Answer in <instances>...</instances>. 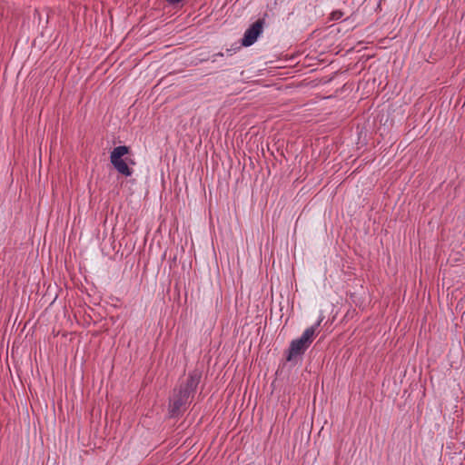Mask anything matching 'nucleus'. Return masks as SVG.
I'll return each mask as SVG.
<instances>
[{
  "mask_svg": "<svg viewBox=\"0 0 465 465\" xmlns=\"http://www.w3.org/2000/svg\"><path fill=\"white\" fill-rule=\"evenodd\" d=\"M217 56H219V57H223V53L219 52V53H217V54H215L213 55V57H217Z\"/></svg>",
  "mask_w": 465,
  "mask_h": 465,
  "instance_id": "nucleus-8",
  "label": "nucleus"
},
{
  "mask_svg": "<svg viewBox=\"0 0 465 465\" xmlns=\"http://www.w3.org/2000/svg\"><path fill=\"white\" fill-rule=\"evenodd\" d=\"M322 320L318 321L314 325L307 328L302 336L291 341L290 347L287 351L286 361H292L297 357L304 354L306 350L312 344L317 328L320 326Z\"/></svg>",
  "mask_w": 465,
  "mask_h": 465,
  "instance_id": "nucleus-1",
  "label": "nucleus"
},
{
  "mask_svg": "<svg viewBox=\"0 0 465 465\" xmlns=\"http://www.w3.org/2000/svg\"><path fill=\"white\" fill-rule=\"evenodd\" d=\"M130 148L126 145H120L111 152L110 155V161L113 166L115 168V170L128 177L131 176L133 173V170L128 166L125 160H124L122 157L127 153H129Z\"/></svg>",
  "mask_w": 465,
  "mask_h": 465,
  "instance_id": "nucleus-2",
  "label": "nucleus"
},
{
  "mask_svg": "<svg viewBox=\"0 0 465 465\" xmlns=\"http://www.w3.org/2000/svg\"><path fill=\"white\" fill-rule=\"evenodd\" d=\"M183 0H166V2L170 5H176L181 3Z\"/></svg>",
  "mask_w": 465,
  "mask_h": 465,
  "instance_id": "nucleus-7",
  "label": "nucleus"
},
{
  "mask_svg": "<svg viewBox=\"0 0 465 465\" xmlns=\"http://www.w3.org/2000/svg\"><path fill=\"white\" fill-rule=\"evenodd\" d=\"M191 397L174 389L173 395L169 401V413L171 417L182 415L186 411L187 405L191 402Z\"/></svg>",
  "mask_w": 465,
  "mask_h": 465,
  "instance_id": "nucleus-3",
  "label": "nucleus"
},
{
  "mask_svg": "<svg viewBox=\"0 0 465 465\" xmlns=\"http://www.w3.org/2000/svg\"><path fill=\"white\" fill-rule=\"evenodd\" d=\"M342 12L341 11H334L331 13V17L332 20H339L342 16Z\"/></svg>",
  "mask_w": 465,
  "mask_h": 465,
  "instance_id": "nucleus-6",
  "label": "nucleus"
},
{
  "mask_svg": "<svg viewBox=\"0 0 465 465\" xmlns=\"http://www.w3.org/2000/svg\"><path fill=\"white\" fill-rule=\"evenodd\" d=\"M201 378L202 372L199 370H193L189 372L187 380L184 382H182L177 390L193 399L198 384L200 383Z\"/></svg>",
  "mask_w": 465,
  "mask_h": 465,
  "instance_id": "nucleus-4",
  "label": "nucleus"
},
{
  "mask_svg": "<svg viewBox=\"0 0 465 465\" xmlns=\"http://www.w3.org/2000/svg\"><path fill=\"white\" fill-rule=\"evenodd\" d=\"M264 19L260 18L255 21L244 33L243 37L242 38V46H251L253 45L260 35L262 33Z\"/></svg>",
  "mask_w": 465,
  "mask_h": 465,
  "instance_id": "nucleus-5",
  "label": "nucleus"
}]
</instances>
